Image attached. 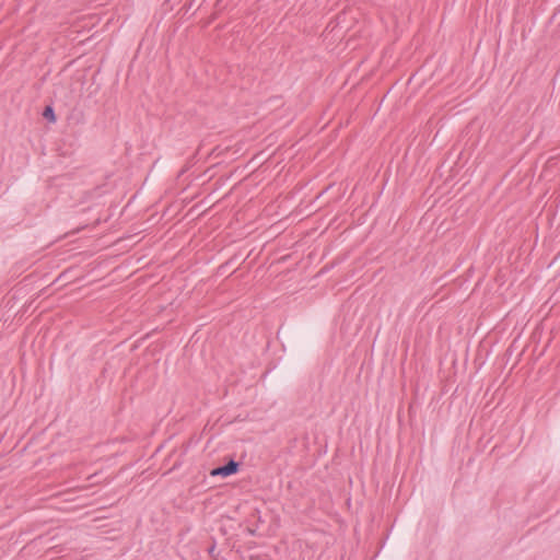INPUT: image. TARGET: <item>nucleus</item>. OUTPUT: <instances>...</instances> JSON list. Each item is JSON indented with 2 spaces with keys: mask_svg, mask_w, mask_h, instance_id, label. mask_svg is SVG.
<instances>
[{
  "mask_svg": "<svg viewBox=\"0 0 560 560\" xmlns=\"http://www.w3.org/2000/svg\"><path fill=\"white\" fill-rule=\"evenodd\" d=\"M66 275V272H60L54 280L59 281Z\"/></svg>",
  "mask_w": 560,
  "mask_h": 560,
  "instance_id": "3",
  "label": "nucleus"
},
{
  "mask_svg": "<svg viewBox=\"0 0 560 560\" xmlns=\"http://www.w3.org/2000/svg\"><path fill=\"white\" fill-rule=\"evenodd\" d=\"M240 463L235 462L234 459H230L226 464L215 467L210 471V476H221V477H229L231 475H234L238 471Z\"/></svg>",
  "mask_w": 560,
  "mask_h": 560,
  "instance_id": "1",
  "label": "nucleus"
},
{
  "mask_svg": "<svg viewBox=\"0 0 560 560\" xmlns=\"http://www.w3.org/2000/svg\"><path fill=\"white\" fill-rule=\"evenodd\" d=\"M213 550H214V546H212V547L209 549V551H210V552H213Z\"/></svg>",
  "mask_w": 560,
  "mask_h": 560,
  "instance_id": "5",
  "label": "nucleus"
},
{
  "mask_svg": "<svg viewBox=\"0 0 560 560\" xmlns=\"http://www.w3.org/2000/svg\"><path fill=\"white\" fill-rule=\"evenodd\" d=\"M43 116L50 122L56 121V115L52 106H46L44 108Z\"/></svg>",
  "mask_w": 560,
  "mask_h": 560,
  "instance_id": "2",
  "label": "nucleus"
},
{
  "mask_svg": "<svg viewBox=\"0 0 560 560\" xmlns=\"http://www.w3.org/2000/svg\"><path fill=\"white\" fill-rule=\"evenodd\" d=\"M145 277L147 276H140V278H138L137 280H145Z\"/></svg>",
  "mask_w": 560,
  "mask_h": 560,
  "instance_id": "4",
  "label": "nucleus"
}]
</instances>
